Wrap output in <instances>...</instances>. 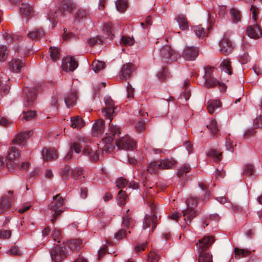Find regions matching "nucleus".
Wrapping results in <instances>:
<instances>
[{
  "label": "nucleus",
  "instance_id": "nucleus-18",
  "mask_svg": "<svg viewBox=\"0 0 262 262\" xmlns=\"http://www.w3.org/2000/svg\"><path fill=\"white\" fill-rule=\"evenodd\" d=\"M220 51L225 54L230 53L232 50V45L228 37L224 36L220 42Z\"/></svg>",
  "mask_w": 262,
  "mask_h": 262
},
{
  "label": "nucleus",
  "instance_id": "nucleus-60",
  "mask_svg": "<svg viewBox=\"0 0 262 262\" xmlns=\"http://www.w3.org/2000/svg\"><path fill=\"white\" fill-rule=\"evenodd\" d=\"M147 245V242L145 243L138 244L135 247L134 251L136 253H139L140 252L143 251L146 249Z\"/></svg>",
  "mask_w": 262,
  "mask_h": 262
},
{
  "label": "nucleus",
  "instance_id": "nucleus-36",
  "mask_svg": "<svg viewBox=\"0 0 262 262\" xmlns=\"http://www.w3.org/2000/svg\"><path fill=\"white\" fill-rule=\"evenodd\" d=\"M71 176L75 179L80 180L84 178V171L82 168H76L72 170Z\"/></svg>",
  "mask_w": 262,
  "mask_h": 262
},
{
  "label": "nucleus",
  "instance_id": "nucleus-1",
  "mask_svg": "<svg viewBox=\"0 0 262 262\" xmlns=\"http://www.w3.org/2000/svg\"><path fill=\"white\" fill-rule=\"evenodd\" d=\"M104 102L106 107L102 109V112L105 118L110 120V122L108 132L105 135L106 137L102 139L101 144L102 146L103 150H104L106 152H111L115 148L113 141L116 139V136H118L120 134V128L118 126H114L111 123L113 120L112 116L115 109L114 102L110 96H106L104 98Z\"/></svg>",
  "mask_w": 262,
  "mask_h": 262
},
{
  "label": "nucleus",
  "instance_id": "nucleus-34",
  "mask_svg": "<svg viewBox=\"0 0 262 262\" xmlns=\"http://www.w3.org/2000/svg\"><path fill=\"white\" fill-rule=\"evenodd\" d=\"M235 258L240 259L242 257L247 256L251 254V252L248 250L239 249L235 248L234 249Z\"/></svg>",
  "mask_w": 262,
  "mask_h": 262
},
{
  "label": "nucleus",
  "instance_id": "nucleus-61",
  "mask_svg": "<svg viewBox=\"0 0 262 262\" xmlns=\"http://www.w3.org/2000/svg\"><path fill=\"white\" fill-rule=\"evenodd\" d=\"M127 96L129 99H133L134 97V89L132 85L128 83L127 86Z\"/></svg>",
  "mask_w": 262,
  "mask_h": 262
},
{
  "label": "nucleus",
  "instance_id": "nucleus-52",
  "mask_svg": "<svg viewBox=\"0 0 262 262\" xmlns=\"http://www.w3.org/2000/svg\"><path fill=\"white\" fill-rule=\"evenodd\" d=\"M8 55L7 48L6 46H0V61L6 60Z\"/></svg>",
  "mask_w": 262,
  "mask_h": 262
},
{
  "label": "nucleus",
  "instance_id": "nucleus-27",
  "mask_svg": "<svg viewBox=\"0 0 262 262\" xmlns=\"http://www.w3.org/2000/svg\"><path fill=\"white\" fill-rule=\"evenodd\" d=\"M77 100V92L74 90L71 92L65 98V103L67 106L70 107L75 104Z\"/></svg>",
  "mask_w": 262,
  "mask_h": 262
},
{
  "label": "nucleus",
  "instance_id": "nucleus-21",
  "mask_svg": "<svg viewBox=\"0 0 262 262\" xmlns=\"http://www.w3.org/2000/svg\"><path fill=\"white\" fill-rule=\"evenodd\" d=\"M42 156L45 161H49L57 158V150L54 148H44L42 150Z\"/></svg>",
  "mask_w": 262,
  "mask_h": 262
},
{
  "label": "nucleus",
  "instance_id": "nucleus-8",
  "mask_svg": "<svg viewBox=\"0 0 262 262\" xmlns=\"http://www.w3.org/2000/svg\"><path fill=\"white\" fill-rule=\"evenodd\" d=\"M160 56L161 61L165 63L176 61L179 57V54L169 46H165L160 50Z\"/></svg>",
  "mask_w": 262,
  "mask_h": 262
},
{
  "label": "nucleus",
  "instance_id": "nucleus-10",
  "mask_svg": "<svg viewBox=\"0 0 262 262\" xmlns=\"http://www.w3.org/2000/svg\"><path fill=\"white\" fill-rule=\"evenodd\" d=\"M20 154L17 148L14 146L10 147L8 150L6 163L7 168L13 170L16 167L15 161L20 157Z\"/></svg>",
  "mask_w": 262,
  "mask_h": 262
},
{
  "label": "nucleus",
  "instance_id": "nucleus-62",
  "mask_svg": "<svg viewBox=\"0 0 262 262\" xmlns=\"http://www.w3.org/2000/svg\"><path fill=\"white\" fill-rule=\"evenodd\" d=\"M245 173L247 175H252L254 172V168L252 164H248L245 167Z\"/></svg>",
  "mask_w": 262,
  "mask_h": 262
},
{
  "label": "nucleus",
  "instance_id": "nucleus-14",
  "mask_svg": "<svg viewBox=\"0 0 262 262\" xmlns=\"http://www.w3.org/2000/svg\"><path fill=\"white\" fill-rule=\"evenodd\" d=\"M199 49L194 47H185L182 53V56L186 60L192 61L199 55Z\"/></svg>",
  "mask_w": 262,
  "mask_h": 262
},
{
  "label": "nucleus",
  "instance_id": "nucleus-64",
  "mask_svg": "<svg viewBox=\"0 0 262 262\" xmlns=\"http://www.w3.org/2000/svg\"><path fill=\"white\" fill-rule=\"evenodd\" d=\"M151 17L150 16H148L146 18V20L145 23L142 22L141 23V25L143 28H146L150 26L152 24Z\"/></svg>",
  "mask_w": 262,
  "mask_h": 262
},
{
  "label": "nucleus",
  "instance_id": "nucleus-23",
  "mask_svg": "<svg viewBox=\"0 0 262 262\" xmlns=\"http://www.w3.org/2000/svg\"><path fill=\"white\" fill-rule=\"evenodd\" d=\"M134 70V67L132 63H128L124 65L121 69L120 77L122 79L128 78L132 72Z\"/></svg>",
  "mask_w": 262,
  "mask_h": 262
},
{
  "label": "nucleus",
  "instance_id": "nucleus-2",
  "mask_svg": "<svg viewBox=\"0 0 262 262\" xmlns=\"http://www.w3.org/2000/svg\"><path fill=\"white\" fill-rule=\"evenodd\" d=\"M154 190L152 187H149L147 189L144 194L143 198L144 201L148 204L149 206L150 207L151 215H146L144 218L143 228V229H147L150 226L152 228V231L156 228L157 225L158 217L156 214V205L155 204L154 200L153 198L152 193Z\"/></svg>",
  "mask_w": 262,
  "mask_h": 262
},
{
  "label": "nucleus",
  "instance_id": "nucleus-11",
  "mask_svg": "<svg viewBox=\"0 0 262 262\" xmlns=\"http://www.w3.org/2000/svg\"><path fill=\"white\" fill-rule=\"evenodd\" d=\"M83 154L89 157L93 161H97L99 159L100 150L97 145H90L85 146Z\"/></svg>",
  "mask_w": 262,
  "mask_h": 262
},
{
  "label": "nucleus",
  "instance_id": "nucleus-17",
  "mask_svg": "<svg viewBox=\"0 0 262 262\" xmlns=\"http://www.w3.org/2000/svg\"><path fill=\"white\" fill-rule=\"evenodd\" d=\"M33 135L32 130L25 131L17 134L12 140V142L14 144L24 145L25 141Z\"/></svg>",
  "mask_w": 262,
  "mask_h": 262
},
{
  "label": "nucleus",
  "instance_id": "nucleus-43",
  "mask_svg": "<svg viewBox=\"0 0 262 262\" xmlns=\"http://www.w3.org/2000/svg\"><path fill=\"white\" fill-rule=\"evenodd\" d=\"M82 244V241L80 239H74L71 240L68 244L69 247L70 249L77 250L81 246Z\"/></svg>",
  "mask_w": 262,
  "mask_h": 262
},
{
  "label": "nucleus",
  "instance_id": "nucleus-35",
  "mask_svg": "<svg viewBox=\"0 0 262 262\" xmlns=\"http://www.w3.org/2000/svg\"><path fill=\"white\" fill-rule=\"evenodd\" d=\"M161 169L160 165V161H155L151 162L147 167V171L150 173H157L159 170Z\"/></svg>",
  "mask_w": 262,
  "mask_h": 262
},
{
  "label": "nucleus",
  "instance_id": "nucleus-33",
  "mask_svg": "<svg viewBox=\"0 0 262 262\" xmlns=\"http://www.w3.org/2000/svg\"><path fill=\"white\" fill-rule=\"evenodd\" d=\"M176 163L175 160L172 159H165L160 161V165L161 169H170L174 166Z\"/></svg>",
  "mask_w": 262,
  "mask_h": 262
},
{
  "label": "nucleus",
  "instance_id": "nucleus-7",
  "mask_svg": "<svg viewBox=\"0 0 262 262\" xmlns=\"http://www.w3.org/2000/svg\"><path fill=\"white\" fill-rule=\"evenodd\" d=\"M197 200L195 198L190 197L187 201V209L183 211V216L184 220L187 223H190L193 218L197 214V212L194 209L196 206Z\"/></svg>",
  "mask_w": 262,
  "mask_h": 262
},
{
  "label": "nucleus",
  "instance_id": "nucleus-19",
  "mask_svg": "<svg viewBox=\"0 0 262 262\" xmlns=\"http://www.w3.org/2000/svg\"><path fill=\"white\" fill-rule=\"evenodd\" d=\"M25 63L19 59H13L9 63V69L12 72L19 73Z\"/></svg>",
  "mask_w": 262,
  "mask_h": 262
},
{
  "label": "nucleus",
  "instance_id": "nucleus-9",
  "mask_svg": "<svg viewBox=\"0 0 262 262\" xmlns=\"http://www.w3.org/2000/svg\"><path fill=\"white\" fill-rule=\"evenodd\" d=\"M129 210L128 209L126 212L127 215L123 217L122 222L123 228L115 234V238L117 240H120L125 237L127 234L126 231L125 230V228L126 229H129L132 228L134 225V220L129 216Z\"/></svg>",
  "mask_w": 262,
  "mask_h": 262
},
{
  "label": "nucleus",
  "instance_id": "nucleus-28",
  "mask_svg": "<svg viewBox=\"0 0 262 262\" xmlns=\"http://www.w3.org/2000/svg\"><path fill=\"white\" fill-rule=\"evenodd\" d=\"M115 30L114 26L111 22H107L103 25V32L111 38H113L114 37V32Z\"/></svg>",
  "mask_w": 262,
  "mask_h": 262
},
{
  "label": "nucleus",
  "instance_id": "nucleus-45",
  "mask_svg": "<svg viewBox=\"0 0 262 262\" xmlns=\"http://www.w3.org/2000/svg\"><path fill=\"white\" fill-rule=\"evenodd\" d=\"M225 146L227 150L231 152L233 151L234 142L233 138L231 137L230 135L226 138Z\"/></svg>",
  "mask_w": 262,
  "mask_h": 262
},
{
  "label": "nucleus",
  "instance_id": "nucleus-53",
  "mask_svg": "<svg viewBox=\"0 0 262 262\" xmlns=\"http://www.w3.org/2000/svg\"><path fill=\"white\" fill-rule=\"evenodd\" d=\"M59 52L57 48H50V56L53 61H56L59 59Z\"/></svg>",
  "mask_w": 262,
  "mask_h": 262
},
{
  "label": "nucleus",
  "instance_id": "nucleus-54",
  "mask_svg": "<svg viewBox=\"0 0 262 262\" xmlns=\"http://www.w3.org/2000/svg\"><path fill=\"white\" fill-rule=\"evenodd\" d=\"M208 155L215 158L216 161H219L221 160L222 152L216 150H211L208 153Z\"/></svg>",
  "mask_w": 262,
  "mask_h": 262
},
{
  "label": "nucleus",
  "instance_id": "nucleus-51",
  "mask_svg": "<svg viewBox=\"0 0 262 262\" xmlns=\"http://www.w3.org/2000/svg\"><path fill=\"white\" fill-rule=\"evenodd\" d=\"M121 40L122 43L124 46H132L135 41L133 37L126 36H122Z\"/></svg>",
  "mask_w": 262,
  "mask_h": 262
},
{
  "label": "nucleus",
  "instance_id": "nucleus-5",
  "mask_svg": "<svg viewBox=\"0 0 262 262\" xmlns=\"http://www.w3.org/2000/svg\"><path fill=\"white\" fill-rule=\"evenodd\" d=\"M250 12L252 20L254 23H256L258 19V14L259 12L258 8L254 4H252L250 9ZM246 33L248 36L253 39H257L262 35V32L257 23L253 26H249L247 29Z\"/></svg>",
  "mask_w": 262,
  "mask_h": 262
},
{
  "label": "nucleus",
  "instance_id": "nucleus-30",
  "mask_svg": "<svg viewBox=\"0 0 262 262\" xmlns=\"http://www.w3.org/2000/svg\"><path fill=\"white\" fill-rule=\"evenodd\" d=\"M71 127L73 128L79 129L82 127L84 125L82 119L78 116L71 117Z\"/></svg>",
  "mask_w": 262,
  "mask_h": 262
},
{
  "label": "nucleus",
  "instance_id": "nucleus-22",
  "mask_svg": "<svg viewBox=\"0 0 262 262\" xmlns=\"http://www.w3.org/2000/svg\"><path fill=\"white\" fill-rule=\"evenodd\" d=\"M116 185L118 188H122L125 187L126 186L130 188L133 189L138 188V184L135 181H132L128 183L125 179L120 178L116 181Z\"/></svg>",
  "mask_w": 262,
  "mask_h": 262
},
{
  "label": "nucleus",
  "instance_id": "nucleus-38",
  "mask_svg": "<svg viewBox=\"0 0 262 262\" xmlns=\"http://www.w3.org/2000/svg\"><path fill=\"white\" fill-rule=\"evenodd\" d=\"M44 33L42 29L34 30L28 34V37L32 40L37 39L43 35Z\"/></svg>",
  "mask_w": 262,
  "mask_h": 262
},
{
  "label": "nucleus",
  "instance_id": "nucleus-59",
  "mask_svg": "<svg viewBox=\"0 0 262 262\" xmlns=\"http://www.w3.org/2000/svg\"><path fill=\"white\" fill-rule=\"evenodd\" d=\"M145 122L143 120L139 121L136 124V130L139 132H142L145 130Z\"/></svg>",
  "mask_w": 262,
  "mask_h": 262
},
{
  "label": "nucleus",
  "instance_id": "nucleus-24",
  "mask_svg": "<svg viewBox=\"0 0 262 262\" xmlns=\"http://www.w3.org/2000/svg\"><path fill=\"white\" fill-rule=\"evenodd\" d=\"M104 130V122L101 119L97 120L94 124L92 134L94 136H99L102 134Z\"/></svg>",
  "mask_w": 262,
  "mask_h": 262
},
{
  "label": "nucleus",
  "instance_id": "nucleus-44",
  "mask_svg": "<svg viewBox=\"0 0 262 262\" xmlns=\"http://www.w3.org/2000/svg\"><path fill=\"white\" fill-rule=\"evenodd\" d=\"M230 14L233 22L237 23L241 20V14L238 10L235 8H232L230 10Z\"/></svg>",
  "mask_w": 262,
  "mask_h": 262
},
{
  "label": "nucleus",
  "instance_id": "nucleus-63",
  "mask_svg": "<svg viewBox=\"0 0 262 262\" xmlns=\"http://www.w3.org/2000/svg\"><path fill=\"white\" fill-rule=\"evenodd\" d=\"M254 126L256 128H262V115L257 117L254 119Z\"/></svg>",
  "mask_w": 262,
  "mask_h": 262
},
{
  "label": "nucleus",
  "instance_id": "nucleus-55",
  "mask_svg": "<svg viewBox=\"0 0 262 262\" xmlns=\"http://www.w3.org/2000/svg\"><path fill=\"white\" fill-rule=\"evenodd\" d=\"M103 42V39L100 36H97L96 37H94L93 38H90L88 40V43L92 47L97 43L100 44Z\"/></svg>",
  "mask_w": 262,
  "mask_h": 262
},
{
  "label": "nucleus",
  "instance_id": "nucleus-46",
  "mask_svg": "<svg viewBox=\"0 0 262 262\" xmlns=\"http://www.w3.org/2000/svg\"><path fill=\"white\" fill-rule=\"evenodd\" d=\"M160 256L155 250H151L148 255V262H157Z\"/></svg>",
  "mask_w": 262,
  "mask_h": 262
},
{
  "label": "nucleus",
  "instance_id": "nucleus-4",
  "mask_svg": "<svg viewBox=\"0 0 262 262\" xmlns=\"http://www.w3.org/2000/svg\"><path fill=\"white\" fill-rule=\"evenodd\" d=\"M204 70L203 86L207 89H213L217 86L221 92H225L227 89L225 84L220 82L213 76L214 68L208 66L206 67Z\"/></svg>",
  "mask_w": 262,
  "mask_h": 262
},
{
  "label": "nucleus",
  "instance_id": "nucleus-16",
  "mask_svg": "<svg viewBox=\"0 0 262 262\" xmlns=\"http://www.w3.org/2000/svg\"><path fill=\"white\" fill-rule=\"evenodd\" d=\"M13 191H9L8 194L0 200V213H4L12 204L13 200Z\"/></svg>",
  "mask_w": 262,
  "mask_h": 262
},
{
  "label": "nucleus",
  "instance_id": "nucleus-39",
  "mask_svg": "<svg viewBox=\"0 0 262 262\" xmlns=\"http://www.w3.org/2000/svg\"><path fill=\"white\" fill-rule=\"evenodd\" d=\"M116 6L119 12H123L127 7V0H117L116 2Z\"/></svg>",
  "mask_w": 262,
  "mask_h": 262
},
{
  "label": "nucleus",
  "instance_id": "nucleus-48",
  "mask_svg": "<svg viewBox=\"0 0 262 262\" xmlns=\"http://www.w3.org/2000/svg\"><path fill=\"white\" fill-rule=\"evenodd\" d=\"M4 37L5 39L9 43H10L13 41H15L19 38V35L16 34L9 33L7 32L5 33Z\"/></svg>",
  "mask_w": 262,
  "mask_h": 262
},
{
  "label": "nucleus",
  "instance_id": "nucleus-58",
  "mask_svg": "<svg viewBox=\"0 0 262 262\" xmlns=\"http://www.w3.org/2000/svg\"><path fill=\"white\" fill-rule=\"evenodd\" d=\"M52 236L54 241H57L58 243L60 242L61 233L58 229H54L52 233Z\"/></svg>",
  "mask_w": 262,
  "mask_h": 262
},
{
  "label": "nucleus",
  "instance_id": "nucleus-13",
  "mask_svg": "<svg viewBox=\"0 0 262 262\" xmlns=\"http://www.w3.org/2000/svg\"><path fill=\"white\" fill-rule=\"evenodd\" d=\"M65 247L57 246L51 252L52 260L54 262H61L68 256Z\"/></svg>",
  "mask_w": 262,
  "mask_h": 262
},
{
  "label": "nucleus",
  "instance_id": "nucleus-37",
  "mask_svg": "<svg viewBox=\"0 0 262 262\" xmlns=\"http://www.w3.org/2000/svg\"><path fill=\"white\" fill-rule=\"evenodd\" d=\"M221 68L222 71L228 73V74H232V69L231 66V62L228 59H224L221 64Z\"/></svg>",
  "mask_w": 262,
  "mask_h": 262
},
{
  "label": "nucleus",
  "instance_id": "nucleus-47",
  "mask_svg": "<svg viewBox=\"0 0 262 262\" xmlns=\"http://www.w3.org/2000/svg\"><path fill=\"white\" fill-rule=\"evenodd\" d=\"M60 173L62 179L67 180L69 179V178L71 176V174H72V172L71 171L70 167L69 166L66 165L61 170Z\"/></svg>",
  "mask_w": 262,
  "mask_h": 262
},
{
  "label": "nucleus",
  "instance_id": "nucleus-31",
  "mask_svg": "<svg viewBox=\"0 0 262 262\" xmlns=\"http://www.w3.org/2000/svg\"><path fill=\"white\" fill-rule=\"evenodd\" d=\"M176 20L178 23L181 30H184L188 28V23L185 15L179 14L176 18Z\"/></svg>",
  "mask_w": 262,
  "mask_h": 262
},
{
  "label": "nucleus",
  "instance_id": "nucleus-57",
  "mask_svg": "<svg viewBox=\"0 0 262 262\" xmlns=\"http://www.w3.org/2000/svg\"><path fill=\"white\" fill-rule=\"evenodd\" d=\"M88 12L85 9H79L75 13V18L77 19H80L86 17Z\"/></svg>",
  "mask_w": 262,
  "mask_h": 262
},
{
  "label": "nucleus",
  "instance_id": "nucleus-32",
  "mask_svg": "<svg viewBox=\"0 0 262 262\" xmlns=\"http://www.w3.org/2000/svg\"><path fill=\"white\" fill-rule=\"evenodd\" d=\"M33 8L28 4L22 3L20 8V12L22 17H29L31 16Z\"/></svg>",
  "mask_w": 262,
  "mask_h": 262
},
{
  "label": "nucleus",
  "instance_id": "nucleus-20",
  "mask_svg": "<svg viewBox=\"0 0 262 262\" xmlns=\"http://www.w3.org/2000/svg\"><path fill=\"white\" fill-rule=\"evenodd\" d=\"M221 105V102L220 100H210L207 102V109L208 112L210 114H213L220 110Z\"/></svg>",
  "mask_w": 262,
  "mask_h": 262
},
{
  "label": "nucleus",
  "instance_id": "nucleus-25",
  "mask_svg": "<svg viewBox=\"0 0 262 262\" xmlns=\"http://www.w3.org/2000/svg\"><path fill=\"white\" fill-rule=\"evenodd\" d=\"M30 90L29 88H25L23 90L24 94L26 95L24 102L26 107L31 106L35 99V94L30 93Z\"/></svg>",
  "mask_w": 262,
  "mask_h": 262
},
{
  "label": "nucleus",
  "instance_id": "nucleus-41",
  "mask_svg": "<svg viewBox=\"0 0 262 262\" xmlns=\"http://www.w3.org/2000/svg\"><path fill=\"white\" fill-rule=\"evenodd\" d=\"M193 30L195 35L200 38H203L206 35V33L204 29L200 25L193 27Z\"/></svg>",
  "mask_w": 262,
  "mask_h": 262
},
{
  "label": "nucleus",
  "instance_id": "nucleus-29",
  "mask_svg": "<svg viewBox=\"0 0 262 262\" xmlns=\"http://www.w3.org/2000/svg\"><path fill=\"white\" fill-rule=\"evenodd\" d=\"M207 127L209 130L210 133L213 135H217L218 132L219 131L218 123L216 119L214 118H212L211 119L209 123L207 124Z\"/></svg>",
  "mask_w": 262,
  "mask_h": 262
},
{
  "label": "nucleus",
  "instance_id": "nucleus-40",
  "mask_svg": "<svg viewBox=\"0 0 262 262\" xmlns=\"http://www.w3.org/2000/svg\"><path fill=\"white\" fill-rule=\"evenodd\" d=\"M117 198L118 204L119 205L123 206L126 203L127 196L126 195L125 191H123L122 190H120L118 193Z\"/></svg>",
  "mask_w": 262,
  "mask_h": 262
},
{
  "label": "nucleus",
  "instance_id": "nucleus-15",
  "mask_svg": "<svg viewBox=\"0 0 262 262\" xmlns=\"http://www.w3.org/2000/svg\"><path fill=\"white\" fill-rule=\"evenodd\" d=\"M77 67V62L72 56H68L62 59L61 68L65 72L73 71Z\"/></svg>",
  "mask_w": 262,
  "mask_h": 262
},
{
  "label": "nucleus",
  "instance_id": "nucleus-12",
  "mask_svg": "<svg viewBox=\"0 0 262 262\" xmlns=\"http://www.w3.org/2000/svg\"><path fill=\"white\" fill-rule=\"evenodd\" d=\"M119 148L126 150H133L137 147L136 142L128 136H125L116 142Z\"/></svg>",
  "mask_w": 262,
  "mask_h": 262
},
{
  "label": "nucleus",
  "instance_id": "nucleus-56",
  "mask_svg": "<svg viewBox=\"0 0 262 262\" xmlns=\"http://www.w3.org/2000/svg\"><path fill=\"white\" fill-rule=\"evenodd\" d=\"M190 167L188 165L185 164L182 166L178 172V176L179 177L183 176L184 174L187 173L190 170Z\"/></svg>",
  "mask_w": 262,
  "mask_h": 262
},
{
  "label": "nucleus",
  "instance_id": "nucleus-3",
  "mask_svg": "<svg viewBox=\"0 0 262 262\" xmlns=\"http://www.w3.org/2000/svg\"><path fill=\"white\" fill-rule=\"evenodd\" d=\"M213 236H204L196 243V250L199 254L198 262H213L211 254L207 252L214 242Z\"/></svg>",
  "mask_w": 262,
  "mask_h": 262
},
{
  "label": "nucleus",
  "instance_id": "nucleus-26",
  "mask_svg": "<svg viewBox=\"0 0 262 262\" xmlns=\"http://www.w3.org/2000/svg\"><path fill=\"white\" fill-rule=\"evenodd\" d=\"M60 1L59 7L60 11L63 14L70 13L74 8V5L71 0H59Z\"/></svg>",
  "mask_w": 262,
  "mask_h": 262
},
{
  "label": "nucleus",
  "instance_id": "nucleus-42",
  "mask_svg": "<svg viewBox=\"0 0 262 262\" xmlns=\"http://www.w3.org/2000/svg\"><path fill=\"white\" fill-rule=\"evenodd\" d=\"M105 67V63L99 60H94L92 64V68L95 72L100 71Z\"/></svg>",
  "mask_w": 262,
  "mask_h": 262
},
{
  "label": "nucleus",
  "instance_id": "nucleus-6",
  "mask_svg": "<svg viewBox=\"0 0 262 262\" xmlns=\"http://www.w3.org/2000/svg\"><path fill=\"white\" fill-rule=\"evenodd\" d=\"M65 204V200L60 195L57 194L53 197V200L50 204V210L52 213L53 217L51 221L54 223L57 217L65 210V208L62 206Z\"/></svg>",
  "mask_w": 262,
  "mask_h": 262
},
{
  "label": "nucleus",
  "instance_id": "nucleus-50",
  "mask_svg": "<svg viewBox=\"0 0 262 262\" xmlns=\"http://www.w3.org/2000/svg\"><path fill=\"white\" fill-rule=\"evenodd\" d=\"M23 114H24V116H23L22 119L25 121H28V120H31L33 118H35L36 116L35 112L32 111H29L28 112L24 111Z\"/></svg>",
  "mask_w": 262,
  "mask_h": 262
},
{
  "label": "nucleus",
  "instance_id": "nucleus-49",
  "mask_svg": "<svg viewBox=\"0 0 262 262\" xmlns=\"http://www.w3.org/2000/svg\"><path fill=\"white\" fill-rule=\"evenodd\" d=\"M82 147L78 142H74L70 146L71 151H74L77 154L81 153Z\"/></svg>",
  "mask_w": 262,
  "mask_h": 262
}]
</instances>
